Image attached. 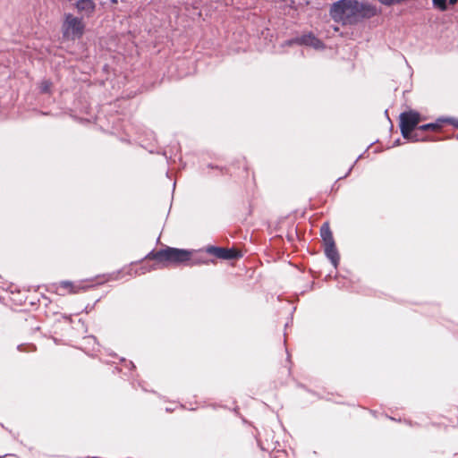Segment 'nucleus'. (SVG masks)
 Instances as JSON below:
<instances>
[{
    "label": "nucleus",
    "mask_w": 458,
    "mask_h": 458,
    "mask_svg": "<svg viewBox=\"0 0 458 458\" xmlns=\"http://www.w3.org/2000/svg\"><path fill=\"white\" fill-rule=\"evenodd\" d=\"M360 12L359 4L352 0H342L333 4L330 14L335 21L352 23Z\"/></svg>",
    "instance_id": "1"
},
{
    "label": "nucleus",
    "mask_w": 458,
    "mask_h": 458,
    "mask_svg": "<svg viewBox=\"0 0 458 458\" xmlns=\"http://www.w3.org/2000/svg\"><path fill=\"white\" fill-rule=\"evenodd\" d=\"M458 128V121L454 123Z\"/></svg>",
    "instance_id": "13"
},
{
    "label": "nucleus",
    "mask_w": 458,
    "mask_h": 458,
    "mask_svg": "<svg viewBox=\"0 0 458 458\" xmlns=\"http://www.w3.org/2000/svg\"><path fill=\"white\" fill-rule=\"evenodd\" d=\"M420 122V115L415 111H408L400 115V128L405 139L415 140L412 137V131Z\"/></svg>",
    "instance_id": "4"
},
{
    "label": "nucleus",
    "mask_w": 458,
    "mask_h": 458,
    "mask_svg": "<svg viewBox=\"0 0 458 458\" xmlns=\"http://www.w3.org/2000/svg\"><path fill=\"white\" fill-rule=\"evenodd\" d=\"M112 3L116 4L117 0H112Z\"/></svg>",
    "instance_id": "14"
},
{
    "label": "nucleus",
    "mask_w": 458,
    "mask_h": 458,
    "mask_svg": "<svg viewBox=\"0 0 458 458\" xmlns=\"http://www.w3.org/2000/svg\"><path fill=\"white\" fill-rule=\"evenodd\" d=\"M85 33V23L82 19L72 14H66L62 24V36L65 41H75Z\"/></svg>",
    "instance_id": "3"
},
{
    "label": "nucleus",
    "mask_w": 458,
    "mask_h": 458,
    "mask_svg": "<svg viewBox=\"0 0 458 458\" xmlns=\"http://www.w3.org/2000/svg\"><path fill=\"white\" fill-rule=\"evenodd\" d=\"M457 0H433L434 6L441 11L445 10L449 5H453Z\"/></svg>",
    "instance_id": "9"
},
{
    "label": "nucleus",
    "mask_w": 458,
    "mask_h": 458,
    "mask_svg": "<svg viewBox=\"0 0 458 458\" xmlns=\"http://www.w3.org/2000/svg\"><path fill=\"white\" fill-rule=\"evenodd\" d=\"M76 8L80 13L91 15L95 12L96 4L93 0H78L76 2Z\"/></svg>",
    "instance_id": "6"
},
{
    "label": "nucleus",
    "mask_w": 458,
    "mask_h": 458,
    "mask_svg": "<svg viewBox=\"0 0 458 458\" xmlns=\"http://www.w3.org/2000/svg\"><path fill=\"white\" fill-rule=\"evenodd\" d=\"M79 289H80V287L74 286L72 284V283L68 282V281H64V282L60 283L58 287H57V291L61 294H64V293H78Z\"/></svg>",
    "instance_id": "7"
},
{
    "label": "nucleus",
    "mask_w": 458,
    "mask_h": 458,
    "mask_svg": "<svg viewBox=\"0 0 458 458\" xmlns=\"http://www.w3.org/2000/svg\"><path fill=\"white\" fill-rule=\"evenodd\" d=\"M300 42L308 46L318 48L322 46L321 42L311 35H305L300 38Z\"/></svg>",
    "instance_id": "8"
},
{
    "label": "nucleus",
    "mask_w": 458,
    "mask_h": 458,
    "mask_svg": "<svg viewBox=\"0 0 458 458\" xmlns=\"http://www.w3.org/2000/svg\"><path fill=\"white\" fill-rule=\"evenodd\" d=\"M208 252L216 256L217 258L225 259H232L240 256V253L235 249H224V248H216L209 247L208 248Z\"/></svg>",
    "instance_id": "5"
},
{
    "label": "nucleus",
    "mask_w": 458,
    "mask_h": 458,
    "mask_svg": "<svg viewBox=\"0 0 458 458\" xmlns=\"http://www.w3.org/2000/svg\"><path fill=\"white\" fill-rule=\"evenodd\" d=\"M192 252L187 250L166 248L157 252L150 253L148 258L157 259L165 265L182 264L191 259Z\"/></svg>",
    "instance_id": "2"
},
{
    "label": "nucleus",
    "mask_w": 458,
    "mask_h": 458,
    "mask_svg": "<svg viewBox=\"0 0 458 458\" xmlns=\"http://www.w3.org/2000/svg\"><path fill=\"white\" fill-rule=\"evenodd\" d=\"M329 233L327 227H322V235L326 237Z\"/></svg>",
    "instance_id": "12"
},
{
    "label": "nucleus",
    "mask_w": 458,
    "mask_h": 458,
    "mask_svg": "<svg viewBox=\"0 0 458 458\" xmlns=\"http://www.w3.org/2000/svg\"><path fill=\"white\" fill-rule=\"evenodd\" d=\"M439 128H440V124L437 123H428V124H426V125H422L419 129L422 130V131H426V130L437 131Z\"/></svg>",
    "instance_id": "10"
},
{
    "label": "nucleus",
    "mask_w": 458,
    "mask_h": 458,
    "mask_svg": "<svg viewBox=\"0 0 458 458\" xmlns=\"http://www.w3.org/2000/svg\"><path fill=\"white\" fill-rule=\"evenodd\" d=\"M332 259H333V263L335 265V260L334 257H332Z\"/></svg>",
    "instance_id": "15"
},
{
    "label": "nucleus",
    "mask_w": 458,
    "mask_h": 458,
    "mask_svg": "<svg viewBox=\"0 0 458 458\" xmlns=\"http://www.w3.org/2000/svg\"><path fill=\"white\" fill-rule=\"evenodd\" d=\"M50 88H51V83L49 81H43L41 84H40V89L42 92H48L50 90Z\"/></svg>",
    "instance_id": "11"
}]
</instances>
